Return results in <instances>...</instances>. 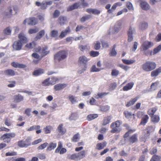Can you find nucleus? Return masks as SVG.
I'll use <instances>...</instances> for the list:
<instances>
[{"label": "nucleus", "mask_w": 161, "mask_h": 161, "mask_svg": "<svg viewBox=\"0 0 161 161\" xmlns=\"http://www.w3.org/2000/svg\"><path fill=\"white\" fill-rule=\"evenodd\" d=\"M122 61L124 64H132L135 63L136 61L134 60H128L125 59H122Z\"/></svg>", "instance_id": "de8ad7c7"}, {"label": "nucleus", "mask_w": 161, "mask_h": 161, "mask_svg": "<svg viewBox=\"0 0 161 161\" xmlns=\"http://www.w3.org/2000/svg\"><path fill=\"white\" fill-rule=\"evenodd\" d=\"M40 126L39 125H34L30 127L27 130L28 131H31L34 130H36V133L37 134L41 133L42 132L41 130L40 129Z\"/></svg>", "instance_id": "4468645a"}, {"label": "nucleus", "mask_w": 161, "mask_h": 161, "mask_svg": "<svg viewBox=\"0 0 161 161\" xmlns=\"http://www.w3.org/2000/svg\"><path fill=\"white\" fill-rule=\"evenodd\" d=\"M45 32L44 30L40 31L37 34V35L35 37L36 40H38L41 39L43 36L45 34Z\"/></svg>", "instance_id": "a19ab883"}, {"label": "nucleus", "mask_w": 161, "mask_h": 161, "mask_svg": "<svg viewBox=\"0 0 161 161\" xmlns=\"http://www.w3.org/2000/svg\"><path fill=\"white\" fill-rule=\"evenodd\" d=\"M90 55L93 57L97 56L99 54V52L97 51H91L89 53Z\"/></svg>", "instance_id": "5fc2aeb1"}, {"label": "nucleus", "mask_w": 161, "mask_h": 161, "mask_svg": "<svg viewBox=\"0 0 161 161\" xmlns=\"http://www.w3.org/2000/svg\"><path fill=\"white\" fill-rule=\"evenodd\" d=\"M26 147H27L28 146H30L31 143V139L29 138H27L25 141H24Z\"/></svg>", "instance_id": "13d9d810"}, {"label": "nucleus", "mask_w": 161, "mask_h": 161, "mask_svg": "<svg viewBox=\"0 0 161 161\" xmlns=\"http://www.w3.org/2000/svg\"><path fill=\"white\" fill-rule=\"evenodd\" d=\"M58 130L61 135H63L66 132V130L63 127V125L62 124H60L58 127Z\"/></svg>", "instance_id": "c85d7f7f"}, {"label": "nucleus", "mask_w": 161, "mask_h": 161, "mask_svg": "<svg viewBox=\"0 0 161 161\" xmlns=\"http://www.w3.org/2000/svg\"><path fill=\"white\" fill-rule=\"evenodd\" d=\"M107 144V143L106 142L98 143L96 145V149L98 150H101L105 147Z\"/></svg>", "instance_id": "aec40b11"}, {"label": "nucleus", "mask_w": 161, "mask_h": 161, "mask_svg": "<svg viewBox=\"0 0 161 161\" xmlns=\"http://www.w3.org/2000/svg\"><path fill=\"white\" fill-rule=\"evenodd\" d=\"M149 117L147 114L144 115L142 117L140 125H145L148 121Z\"/></svg>", "instance_id": "4be33fe9"}, {"label": "nucleus", "mask_w": 161, "mask_h": 161, "mask_svg": "<svg viewBox=\"0 0 161 161\" xmlns=\"http://www.w3.org/2000/svg\"><path fill=\"white\" fill-rule=\"evenodd\" d=\"M39 31V29L38 28L36 27L34 29H31L28 31V33L29 34H32L35 33Z\"/></svg>", "instance_id": "052dcab7"}, {"label": "nucleus", "mask_w": 161, "mask_h": 161, "mask_svg": "<svg viewBox=\"0 0 161 161\" xmlns=\"http://www.w3.org/2000/svg\"><path fill=\"white\" fill-rule=\"evenodd\" d=\"M139 97H135L133 98H132L126 104L127 107H129L135 104L136 102L138 100Z\"/></svg>", "instance_id": "cd10ccee"}, {"label": "nucleus", "mask_w": 161, "mask_h": 161, "mask_svg": "<svg viewBox=\"0 0 161 161\" xmlns=\"http://www.w3.org/2000/svg\"><path fill=\"white\" fill-rule=\"evenodd\" d=\"M69 99L72 104H74L77 102V97H75L73 95H69Z\"/></svg>", "instance_id": "09e8293b"}, {"label": "nucleus", "mask_w": 161, "mask_h": 161, "mask_svg": "<svg viewBox=\"0 0 161 161\" xmlns=\"http://www.w3.org/2000/svg\"><path fill=\"white\" fill-rule=\"evenodd\" d=\"M156 67V63L153 61H146L142 66V69L145 72H149L154 69Z\"/></svg>", "instance_id": "20e7f679"}, {"label": "nucleus", "mask_w": 161, "mask_h": 161, "mask_svg": "<svg viewBox=\"0 0 161 161\" xmlns=\"http://www.w3.org/2000/svg\"><path fill=\"white\" fill-rule=\"evenodd\" d=\"M161 73V66L152 71L151 76L152 77H156Z\"/></svg>", "instance_id": "dca6fc26"}, {"label": "nucleus", "mask_w": 161, "mask_h": 161, "mask_svg": "<svg viewBox=\"0 0 161 161\" xmlns=\"http://www.w3.org/2000/svg\"><path fill=\"white\" fill-rule=\"evenodd\" d=\"M47 47H45L41 48L40 46H39L35 49V51L36 52H39L41 54V56L40 55L36 53H33L31 55L32 58H34L35 59H34L32 61V63L35 64H38L41 60L43 57L46 56L49 53V51H47Z\"/></svg>", "instance_id": "f257e3e1"}, {"label": "nucleus", "mask_w": 161, "mask_h": 161, "mask_svg": "<svg viewBox=\"0 0 161 161\" xmlns=\"http://www.w3.org/2000/svg\"><path fill=\"white\" fill-rule=\"evenodd\" d=\"M127 34L128 36V41L129 42H130L133 40V32L131 27H130Z\"/></svg>", "instance_id": "7c9ffc66"}, {"label": "nucleus", "mask_w": 161, "mask_h": 161, "mask_svg": "<svg viewBox=\"0 0 161 161\" xmlns=\"http://www.w3.org/2000/svg\"><path fill=\"white\" fill-rule=\"evenodd\" d=\"M79 6L78 3H75L72 5L69 6L67 8V11H69L78 8Z\"/></svg>", "instance_id": "2f4dec72"}, {"label": "nucleus", "mask_w": 161, "mask_h": 161, "mask_svg": "<svg viewBox=\"0 0 161 161\" xmlns=\"http://www.w3.org/2000/svg\"><path fill=\"white\" fill-rule=\"evenodd\" d=\"M98 115L97 114H90L88 115L86 117V119L88 121H91L97 118Z\"/></svg>", "instance_id": "58836bf2"}, {"label": "nucleus", "mask_w": 161, "mask_h": 161, "mask_svg": "<svg viewBox=\"0 0 161 161\" xmlns=\"http://www.w3.org/2000/svg\"><path fill=\"white\" fill-rule=\"evenodd\" d=\"M44 70L43 69H39L35 70L32 73L33 75L35 76H38L44 73Z\"/></svg>", "instance_id": "c9c22d12"}, {"label": "nucleus", "mask_w": 161, "mask_h": 161, "mask_svg": "<svg viewBox=\"0 0 161 161\" xmlns=\"http://www.w3.org/2000/svg\"><path fill=\"white\" fill-rule=\"evenodd\" d=\"M134 85V83L133 82L128 83L123 88V90L124 91H127L131 89L133 87Z\"/></svg>", "instance_id": "bb28decb"}, {"label": "nucleus", "mask_w": 161, "mask_h": 161, "mask_svg": "<svg viewBox=\"0 0 161 161\" xmlns=\"http://www.w3.org/2000/svg\"><path fill=\"white\" fill-rule=\"evenodd\" d=\"M15 136L16 134L14 133H5L0 137V139L5 142L9 143L10 142V139L14 137Z\"/></svg>", "instance_id": "6e6552de"}, {"label": "nucleus", "mask_w": 161, "mask_h": 161, "mask_svg": "<svg viewBox=\"0 0 161 161\" xmlns=\"http://www.w3.org/2000/svg\"><path fill=\"white\" fill-rule=\"evenodd\" d=\"M108 93L106 92H102L98 93L97 95H96L94 97L98 99L99 98H102L103 97L106 96Z\"/></svg>", "instance_id": "49530a36"}, {"label": "nucleus", "mask_w": 161, "mask_h": 161, "mask_svg": "<svg viewBox=\"0 0 161 161\" xmlns=\"http://www.w3.org/2000/svg\"><path fill=\"white\" fill-rule=\"evenodd\" d=\"M80 138V135L79 133L74 135L73 137L71 138V141L73 142H77Z\"/></svg>", "instance_id": "a18cd8bd"}, {"label": "nucleus", "mask_w": 161, "mask_h": 161, "mask_svg": "<svg viewBox=\"0 0 161 161\" xmlns=\"http://www.w3.org/2000/svg\"><path fill=\"white\" fill-rule=\"evenodd\" d=\"M161 50V44L159 45L156 47L154 49L153 52V55L156 54Z\"/></svg>", "instance_id": "864d4df0"}, {"label": "nucleus", "mask_w": 161, "mask_h": 161, "mask_svg": "<svg viewBox=\"0 0 161 161\" xmlns=\"http://www.w3.org/2000/svg\"><path fill=\"white\" fill-rule=\"evenodd\" d=\"M17 145L20 147H26L24 141L23 140H21L17 142Z\"/></svg>", "instance_id": "bf43d9fd"}, {"label": "nucleus", "mask_w": 161, "mask_h": 161, "mask_svg": "<svg viewBox=\"0 0 161 161\" xmlns=\"http://www.w3.org/2000/svg\"><path fill=\"white\" fill-rule=\"evenodd\" d=\"M57 144L56 143L51 142L49 144V146L47 149V151H51L55 148Z\"/></svg>", "instance_id": "79ce46f5"}, {"label": "nucleus", "mask_w": 161, "mask_h": 161, "mask_svg": "<svg viewBox=\"0 0 161 161\" xmlns=\"http://www.w3.org/2000/svg\"><path fill=\"white\" fill-rule=\"evenodd\" d=\"M148 26L147 23L145 22L142 23L140 26V29L141 30H144L147 28Z\"/></svg>", "instance_id": "8fccbe9b"}, {"label": "nucleus", "mask_w": 161, "mask_h": 161, "mask_svg": "<svg viewBox=\"0 0 161 161\" xmlns=\"http://www.w3.org/2000/svg\"><path fill=\"white\" fill-rule=\"evenodd\" d=\"M62 145L60 142H58V145L57 148L55 150V153H59L60 154H63L66 152V149L64 148H62Z\"/></svg>", "instance_id": "9b49d317"}, {"label": "nucleus", "mask_w": 161, "mask_h": 161, "mask_svg": "<svg viewBox=\"0 0 161 161\" xmlns=\"http://www.w3.org/2000/svg\"><path fill=\"white\" fill-rule=\"evenodd\" d=\"M18 10V8L16 6H13L12 7L9 6L7 8L4 12V15L6 18H11L13 15L17 14Z\"/></svg>", "instance_id": "423d86ee"}, {"label": "nucleus", "mask_w": 161, "mask_h": 161, "mask_svg": "<svg viewBox=\"0 0 161 161\" xmlns=\"http://www.w3.org/2000/svg\"><path fill=\"white\" fill-rule=\"evenodd\" d=\"M88 61V59L84 56H80L79 58L78 62L80 64H84V67L82 69V71H80L79 72V73L81 74L84 71L86 70L87 66L86 63Z\"/></svg>", "instance_id": "1a4fd4ad"}, {"label": "nucleus", "mask_w": 161, "mask_h": 161, "mask_svg": "<svg viewBox=\"0 0 161 161\" xmlns=\"http://www.w3.org/2000/svg\"><path fill=\"white\" fill-rule=\"evenodd\" d=\"M122 124V122L120 120H118L112 123L110 127L111 129V132L113 133H119L121 130L120 125Z\"/></svg>", "instance_id": "39448f33"}, {"label": "nucleus", "mask_w": 161, "mask_h": 161, "mask_svg": "<svg viewBox=\"0 0 161 161\" xmlns=\"http://www.w3.org/2000/svg\"><path fill=\"white\" fill-rule=\"evenodd\" d=\"M101 47V44L99 41H97L94 44V48L95 50H98Z\"/></svg>", "instance_id": "4d7b16f0"}, {"label": "nucleus", "mask_w": 161, "mask_h": 161, "mask_svg": "<svg viewBox=\"0 0 161 161\" xmlns=\"http://www.w3.org/2000/svg\"><path fill=\"white\" fill-rule=\"evenodd\" d=\"M49 78L47 79L42 82V84L44 85L45 86H48L50 84L53 85L55 84L56 79L55 78H51L52 82H49Z\"/></svg>", "instance_id": "f3484780"}, {"label": "nucleus", "mask_w": 161, "mask_h": 161, "mask_svg": "<svg viewBox=\"0 0 161 161\" xmlns=\"http://www.w3.org/2000/svg\"><path fill=\"white\" fill-rule=\"evenodd\" d=\"M68 159L75 161L79 160L77 153H75L68 156Z\"/></svg>", "instance_id": "72a5a7b5"}, {"label": "nucleus", "mask_w": 161, "mask_h": 161, "mask_svg": "<svg viewBox=\"0 0 161 161\" xmlns=\"http://www.w3.org/2000/svg\"><path fill=\"white\" fill-rule=\"evenodd\" d=\"M58 31L57 30L52 31L50 33V36L52 37H56L58 35Z\"/></svg>", "instance_id": "0e129e2a"}, {"label": "nucleus", "mask_w": 161, "mask_h": 161, "mask_svg": "<svg viewBox=\"0 0 161 161\" xmlns=\"http://www.w3.org/2000/svg\"><path fill=\"white\" fill-rule=\"evenodd\" d=\"M67 86L66 84H58L54 86V89L56 91L62 90Z\"/></svg>", "instance_id": "6ab92c4d"}, {"label": "nucleus", "mask_w": 161, "mask_h": 161, "mask_svg": "<svg viewBox=\"0 0 161 161\" xmlns=\"http://www.w3.org/2000/svg\"><path fill=\"white\" fill-rule=\"evenodd\" d=\"M38 158L41 160H43L46 158V156L45 154L43 153H39L37 154Z\"/></svg>", "instance_id": "338daca9"}, {"label": "nucleus", "mask_w": 161, "mask_h": 161, "mask_svg": "<svg viewBox=\"0 0 161 161\" xmlns=\"http://www.w3.org/2000/svg\"><path fill=\"white\" fill-rule=\"evenodd\" d=\"M11 65L14 67L19 68H24L26 67L25 64H19L17 62H12L11 64Z\"/></svg>", "instance_id": "5701e85b"}, {"label": "nucleus", "mask_w": 161, "mask_h": 161, "mask_svg": "<svg viewBox=\"0 0 161 161\" xmlns=\"http://www.w3.org/2000/svg\"><path fill=\"white\" fill-rule=\"evenodd\" d=\"M68 53L66 51L61 50L56 53L54 55V59L60 62L66 58Z\"/></svg>", "instance_id": "0eeeda50"}, {"label": "nucleus", "mask_w": 161, "mask_h": 161, "mask_svg": "<svg viewBox=\"0 0 161 161\" xmlns=\"http://www.w3.org/2000/svg\"><path fill=\"white\" fill-rule=\"evenodd\" d=\"M123 114L125 118L128 119H131L132 116L134 115L131 112L127 110L124 111Z\"/></svg>", "instance_id": "4c0bfd02"}, {"label": "nucleus", "mask_w": 161, "mask_h": 161, "mask_svg": "<svg viewBox=\"0 0 161 161\" xmlns=\"http://www.w3.org/2000/svg\"><path fill=\"white\" fill-rule=\"evenodd\" d=\"M4 74L8 76H13L15 75V71L11 69H8L3 71Z\"/></svg>", "instance_id": "a878e982"}, {"label": "nucleus", "mask_w": 161, "mask_h": 161, "mask_svg": "<svg viewBox=\"0 0 161 161\" xmlns=\"http://www.w3.org/2000/svg\"><path fill=\"white\" fill-rule=\"evenodd\" d=\"M155 126L151 125L147 126L146 129L147 132L146 135L147 136H149L150 134V133L153 132L155 130Z\"/></svg>", "instance_id": "412c9836"}, {"label": "nucleus", "mask_w": 161, "mask_h": 161, "mask_svg": "<svg viewBox=\"0 0 161 161\" xmlns=\"http://www.w3.org/2000/svg\"><path fill=\"white\" fill-rule=\"evenodd\" d=\"M159 83V81L157 80L154 82L152 83L150 86L151 89L154 91L157 89Z\"/></svg>", "instance_id": "ea45409f"}, {"label": "nucleus", "mask_w": 161, "mask_h": 161, "mask_svg": "<svg viewBox=\"0 0 161 161\" xmlns=\"http://www.w3.org/2000/svg\"><path fill=\"white\" fill-rule=\"evenodd\" d=\"M14 102L19 103L23 100V97L20 94H18L14 96Z\"/></svg>", "instance_id": "b1692460"}, {"label": "nucleus", "mask_w": 161, "mask_h": 161, "mask_svg": "<svg viewBox=\"0 0 161 161\" xmlns=\"http://www.w3.org/2000/svg\"><path fill=\"white\" fill-rule=\"evenodd\" d=\"M153 45V43L151 42L147 41H144L142 44L141 47V51L143 52L144 54L146 56L148 55L150 53L152 55V51H150L148 49Z\"/></svg>", "instance_id": "f03ea898"}, {"label": "nucleus", "mask_w": 161, "mask_h": 161, "mask_svg": "<svg viewBox=\"0 0 161 161\" xmlns=\"http://www.w3.org/2000/svg\"><path fill=\"white\" fill-rule=\"evenodd\" d=\"M3 33L7 35H10L11 32V30L10 28L9 27H8L4 29L3 31Z\"/></svg>", "instance_id": "6e6d98bb"}, {"label": "nucleus", "mask_w": 161, "mask_h": 161, "mask_svg": "<svg viewBox=\"0 0 161 161\" xmlns=\"http://www.w3.org/2000/svg\"><path fill=\"white\" fill-rule=\"evenodd\" d=\"M18 37L19 39V40H20L22 43H25L27 42V38L24 34L22 33L19 34V35Z\"/></svg>", "instance_id": "c756f323"}, {"label": "nucleus", "mask_w": 161, "mask_h": 161, "mask_svg": "<svg viewBox=\"0 0 161 161\" xmlns=\"http://www.w3.org/2000/svg\"><path fill=\"white\" fill-rule=\"evenodd\" d=\"M160 160V157L159 156L154 155L152 156L150 161H159Z\"/></svg>", "instance_id": "603ef678"}, {"label": "nucleus", "mask_w": 161, "mask_h": 161, "mask_svg": "<svg viewBox=\"0 0 161 161\" xmlns=\"http://www.w3.org/2000/svg\"><path fill=\"white\" fill-rule=\"evenodd\" d=\"M135 130H129L124 135V138H126L128 137L127 141L130 144H133L138 141V136L137 134H134L131 136L129 137L130 135L133 133Z\"/></svg>", "instance_id": "7ed1b4c3"}, {"label": "nucleus", "mask_w": 161, "mask_h": 161, "mask_svg": "<svg viewBox=\"0 0 161 161\" xmlns=\"http://www.w3.org/2000/svg\"><path fill=\"white\" fill-rule=\"evenodd\" d=\"M151 121L154 123H158L160 120V117L158 115H155L150 117Z\"/></svg>", "instance_id": "473e14b6"}, {"label": "nucleus", "mask_w": 161, "mask_h": 161, "mask_svg": "<svg viewBox=\"0 0 161 161\" xmlns=\"http://www.w3.org/2000/svg\"><path fill=\"white\" fill-rule=\"evenodd\" d=\"M112 118V117L111 115L104 117L102 121V125L105 126L108 124L110 122Z\"/></svg>", "instance_id": "a211bd4d"}, {"label": "nucleus", "mask_w": 161, "mask_h": 161, "mask_svg": "<svg viewBox=\"0 0 161 161\" xmlns=\"http://www.w3.org/2000/svg\"><path fill=\"white\" fill-rule=\"evenodd\" d=\"M52 129V126H51L49 125L44 128L43 130L45 134H48L50 133L51 132V130Z\"/></svg>", "instance_id": "3c124183"}, {"label": "nucleus", "mask_w": 161, "mask_h": 161, "mask_svg": "<svg viewBox=\"0 0 161 161\" xmlns=\"http://www.w3.org/2000/svg\"><path fill=\"white\" fill-rule=\"evenodd\" d=\"M48 144L47 142L44 143L39 146L37 147V149L38 150L43 149L47 146Z\"/></svg>", "instance_id": "e2e57ef3"}, {"label": "nucleus", "mask_w": 161, "mask_h": 161, "mask_svg": "<svg viewBox=\"0 0 161 161\" xmlns=\"http://www.w3.org/2000/svg\"><path fill=\"white\" fill-rule=\"evenodd\" d=\"M35 44L34 42L27 44L25 45V47L29 49H32L35 46Z\"/></svg>", "instance_id": "680f3d73"}, {"label": "nucleus", "mask_w": 161, "mask_h": 161, "mask_svg": "<svg viewBox=\"0 0 161 161\" xmlns=\"http://www.w3.org/2000/svg\"><path fill=\"white\" fill-rule=\"evenodd\" d=\"M157 110V108L156 107L152 108L149 109L148 111H147V114L150 117H151L154 115V114Z\"/></svg>", "instance_id": "e433bc0d"}, {"label": "nucleus", "mask_w": 161, "mask_h": 161, "mask_svg": "<svg viewBox=\"0 0 161 161\" xmlns=\"http://www.w3.org/2000/svg\"><path fill=\"white\" fill-rule=\"evenodd\" d=\"M27 22L28 25H34L38 23V20L37 18L34 17H31L25 19L24 20L23 24L24 25H25Z\"/></svg>", "instance_id": "9d476101"}, {"label": "nucleus", "mask_w": 161, "mask_h": 161, "mask_svg": "<svg viewBox=\"0 0 161 161\" xmlns=\"http://www.w3.org/2000/svg\"><path fill=\"white\" fill-rule=\"evenodd\" d=\"M78 118V114L77 113H72L69 117V119L70 120H75L77 119Z\"/></svg>", "instance_id": "37998d69"}, {"label": "nucleus", "mask_w": 161, "mask_h": 161, "mask_svg": "<svg viewBox=\"0 0 161 161\" xmlns=\"http://www.w3.org/2000/svg\"><path fill=\"white\" fill-rule=\"evenodd\" d=\"M9 82L10 84L8 85V87L12 88L14 87L15 86L16 84V82L15 81H9Z\"/></svg>", "instance_id": "774afa93"}, {"label": "nucleus", "mask_w": 161, "mask_h": 161, "mask_svg": "<svg viewBox=\"0 0 161 161\" xmlns=\"http://www.w3.org/2000/svg\"><path fill=\"white\" fill-rule=\"evenodd\" d=\"M119 74V71L116 69H113L112 71L111 75L112 76H117Z\"/></svg>", "instance_id": "69168bd1"}, {"label": "nucleus", "mask_w": 161, "mask_h": 161, "mask_svg": "<svg viewBox=\"0 0 161 161\" xmlns=\"http://www.w3.org/2000/svg\"><path fill=\"white\" fill-rule=\"evenodd\" d=\"M70 29L69 26L67 27L65 30L62 31L59 37L61 39H62L67 34L70 32Z\"/></svg>", "instance_id": "2eb2a0df"}, {"label": "nucleus", "mask_w": 161, "mask_h": 161, "mask_svg": "<svg viewBox=\"0 0 161 161\" xmlns=\"http://www.w3.org/2000/svg\"><path fill=\"white\" fill-rule=\"evenodd\" d=\"M140 6L142 9L145 10L149 9L150 8L149 5L144 1H142L140 3Z\"/></svg>", "instance_id": "393cba45"}, {"label": "nucleus", "mask_w": 161, "mask_h": 161, "mask_svg": "<svg viewBox=\"0 0 161 161\" xmlns=\"http://www.w3.org/2000/svg\"><path fill=\"white\" fill-rule=\"evenodd\" d=\"M23 46V43L20 40L15 41L13 45V47L15 50H21Z\"/></svg>", "instance_id": "f8f14e48"}, {"label": "nucleus", "mask_w": 161, "mask_h": 161, "mask_svg": "<svg viewBox=\"0 0 161 161\" xmlns=\"http://www.w3.org/2000/svg\"><path fill=\"white\" fill-rule=\"evenodd\" d=\"M58 22L61 25H63L67 23V20L66 17L64 16H60L58 19Z\"/></svg>", "instance_id": "ddd939ff"}, {"label": "nucleus", "mask_w": 161, "mask_h": 161, "mask_svg": "<svg viewBox=\"0 0 161 161\" xmlns=\"http://www.w3.org/2000/svg\"><path fill=\"white\" fill-rule=\"evenodd\" d=\"M79 160L84 158L86 155V152L85 150L81 151L77 153Z\"/></svg>", "instance_id": "f704fd0d"}, {"label": "nucleus", "mask_w": 161, "mask_h": 161, "mask_svg": "<svg viewBox=\"0 0 161 161\" xmlns=\"http://www.w3.org/2000/svg\"><path fill=\"white\" fill-rule=\"evenodd\" d=\"M91 18V16L90 15H87L85 16H83L80 18V20L82 23H83L86 20H88Z\"/></svg>", "instance_id": "c03bdc74"}]
</instances>
